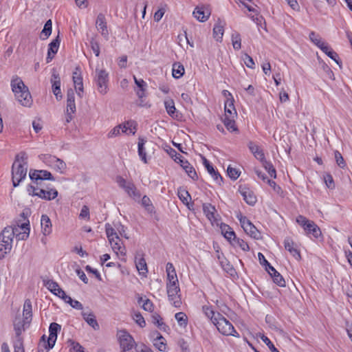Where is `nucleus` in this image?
Returning <instances> with one entry per match:
<instances>
[{
	"label": "nucleus",
	"mask_w": 352,
	"mask_h": 352,
	"mask_svg": "<svg viewBox=\"0 0 352 352\" xmlns=\"http://www.w3.org/2000/svg\"><path fill=\"white\" fill-rule=\"evenodd\" d=\"M27 155L21 152L17 154L12 166V181L14 187L19 185L20 182L26 177L28 170Z\"/></svg>",
	"instance_id": "nucleus-1"
},
{
	"label": "nucleus",
	"mask_w": 352,
	"mask_h": 352,
	"mask_svg": "<svg viewBox=\"0 0 352 352\" xmlns=\"http://www.w3.org/2000/svg\"><path fill=\"white\" fill-rule=\"evenodd\" d=\"M126 192L133 199H139L140 197V192L137 190L135 186L132 182H129L127 186L124 188Z\"/></svg>",
	"instance_id": "nucleus-43"
},
{
	"label": "nucleus",
	"mask_w": 352,
	"mask_h": 352,
	"mask_svg": "<svg viewBox=\"0 0 352 352\" xmlns=\"http://www.w3.org/2000/svg\"><path fill=\"white\" fill-rule=\"evenodd\" d=\"M263 166L265 168V169L268 172L269 175L273 177H276V170L272 164L270 162L267 161L266 160H264V161L261 162Z\"/></svg>",
	"instance_id": "nucleus-51"
},
{
	"label": "nucleus",
	"mask_w": 352,
	"mask_h": 352,
	"mask_svg": "<svg viewBox=\"0 0 352 352\" xmlns=\"http://www.w3.org/2000/svg\"><path fill=\"white\" fill-rule=\"evenodd\" d=\"M43 159L45 162H48L50 163V166H52L60 173H63V171L66 168V164L62 160L56 157V156L44 155Z\"/></svg>",
	"instance_id": "nucleus-12"
},
{
	"label": "nucleus",
	"mask_w": 352,
	"mask_h": 352,
	"mask_svg": "<svg viewBox=\"0 0 352 352\" xmlns=\"http://www.w3.org/2000/svg\"><path fill=\"white\" fill-rule=\"evenodd\" d=\"M236 111L234 105V99L228 98L225 102V115L224 117H236Z\"/></svg>",
	"instance_id": "nucleus-30"
},
{
	"label": "nucleus",
	"mask_w": 352,
	"mask_h": 352,
	"mask_svg": "<svg viewBox=\"0 0 352 352\" xmlns=\"http://www.w3.org/2000/svg\"><path fill=\"white\" fill-rule=\"evenodd\" d=\"M175 318L177 320L178 324L181 327H186L188 324V317L184 312H178L175 314Z\"/></svg>",
	"instance_id": "nucleus-52"
},
{
	"label": "nucleus",
	"mask_w": 352,
	"mask_h": 352,
	"mask_svg": "<svg viewBox=\"0 0 352 352\" xmlns=\"http://www.w3.org/2000/svg\"><path fill=\"white\" fill-rule=\"evenodd\" d=\"M105 232L108 238L109 241H113L114 239H116V241H118V237L119 236L117 232L115 231L114 228L109 223L105 224Z\"/></svg>",
	"instance_id": "nucleus-49"
},
{
	"label": "nucleus",
	"mask_w": 352,
	"mask_h": 352,
	"mask_svg": "<svg viewBox=\"0 0 352 352\" xmlns=\"http://www.w3.org/2000/svg\"><path fill=\"white\" fill-rule=\"evenodd\" d=\"M41 231L44 236L51 234L52 224L50 217L47 214H43L41 218Z\"/></svg>",
	"instance_id": "nucleus-23"
},
{
	"label": "nucleus",
	"mask_w": 352,
	"mask_h": 352,
	"mask_svg": "<svg viewBox=\"0 0 352 352\" xmlns=\"http://www.w3.org/2000/svg\"><path fill=\"white\" fill-rule=\"evenodd\" d=\"M192 14L199 21L204 22L208 19L210 15V11L208 8H205L203 6H197L195 8Z\"/></svg>",
	"instance_id": "nucleus-14"
},
{
	"label": "nucleus",
	"mask_w": 352,
	"mask_h": 352,
	"mask_svg": "<svg viewBox=\"0 0 352 352\" xmlns=\"http://www.w3.org/2000/svg\"><path fill=\"white\" fill-rule=\"evenodd\" d=\"M60 43V39L59 38V36L58 35L56 37V38H54L48 45L47 56L46 58L47 63H50L54 57V55L57 53L59 48Z\"/></svg>",
	"instance_id": "nucleus-16"
},
{
	"label": "nucleus",
	"mask_w": 352,
	"mask_h": 352,
	"mask_svg": "<svg viewBox=\"0 0 352 352\" xmlns=\"http://www.w3.org/2000/svg\"><path fill=\"white\" fill-rule=\"evenodd\" d=\"M184 74V67L183 65L179 63H175L173 65L172 74L173 78L178 79L181 78Z\"/></svg>",
	"instance_id": "nucleus-40"
},
{
	"label": "nucleus",
	"mask_w": 352,
	"mask_h": 352,
	"mask_svg": "<svg viewBox=\"0 0 352 352\" xmlns=\"http://www.w3.org/2000/svg\"><path fill=\"white\" fill-rule=\"evenodd\" d=\"M37 197L45 199V200H52L54 199L58 196V191L52 188L50 190H46L42 188L39 189L38 194H36Z\"/></svg>",
	"instance_id": "nucleus-25"
},
{
	"label": "nucleus",
	"mask_w": 352,
	"mask_h": 352,
	"mask_svg": "<svg viewBox=\"0 0 352 352\" xmlns=\"http://www.w3.org/2000/svg\"><path fill=\"white\" fill-rule=\"evenodd\" d=\"M203 211L210 221H216L215 217L216 208L209 203L203 204Z\"/></svg>",
	"instance_id": "nucleus-31"
},
{
	"label": "nucleus",
	"mask_w": 352,
	"mask_h": 352,
	"mask_svg": "<svg viewBox=\"0 0 352 352\" xmlns=\"http://www.w3.org/2000/svg\"><path fill=\"white\" fill-rule=\"evenodd\" d=\"M221 232L223 234L224 237L230 242H232V239L234 241L236 238L234 232L228 225L221 226Z\"/></svg>",
	"instance_id": "nucleus-41"
},
{
	"label": "nucleus",
	"mask_w": 352,
	"mask_h": 352,
	"mask_svg": "<svg viewBox=\"0 0 352 352\" xmlns=\"http://www.w3.org/2000/svg\"><path fill=\"white\" fill-rule=\"evenodd\" d=\"M231 38L233 48L235 50H240L241 47V38L240 34L236 31L232 32Z\"/></svg>",
	"instance_id": "nucleus-50"
},
{
	"label": "nucleus",
	"mask_w": 352,
	"mask_h": 352,
	"mask_svg": "<svg viewBox=\"0 0 352 352\" xmlns=\"http://www.w3.org/2000/svg\"><path fill=\"white\" fill-rule=\"evenodd\" d=\"M320 50L324 52L330 58H331L332 60H333L336 63H339L338 62V59H339V57H338V54L334 52L331 47L330 46L328 45V44H324V45H323Z\"/></svg>",
	"instance_id": "nucleus-36"
},
{
	"label": "nucleus",
	"mask_w": 352,
	"mask_h": 352,
	"mask_svg": "<svg viewBox=\"0 0 352 352\" xmlns=\"http://www.w3.org/2000/svg\"><path fill=\"white\" fill-rule=\"evenodd\" d=\"M202 311L204 315L213 323L214 322V318H217V314L212 307L209 305H204L202 307Z\"/></svg>",
	"instance_id": "nucleus-48"
},
{
	"label": "nucleus",
	"mask_w": 352,
	"mask_h": 352,
	"mask_svg": "<svg viewBox=\"0 0 352 352\" xmlns=\"http://www.w3.org/2000/svg\"><path fill=\"white\" fill-rule=\"evenodd\" d=\"M32 306L30 299H26L23 305V314L24 316V322H29L32 316Z\"/></svg>",
	"instance_id": "nucleus-32"
},
{
	"label": "nucleus",
	"mask_w": 352,
	"mask_h": 352,
	"mask_svg": "<svg viewBox=\"0 0 352 352\" xmlns=\"http://www.w3.org/2000/svg\"><path fill=\"white\" fill-rule=\"evenodd\" d=\"M68 342H70L72 346V348L70 350L71 352H85L84 348L78 342H74L72 340H69Z\"/></svg>",
	"instance_id": "nucleus-64"
},
{
	"label": "nucleus",
	"mask_w": 352,
	"mask_h": 352,
	"mask_svg": "<svg viewBox=\"0 0 352 352\" xmlns=\"http://www.w3.org/2000/svg\"><path fill=\"white\" fill-rule=\"evenodd\" d=\"M239 192L243 197L244 201L250 206H254L256 202V197L254 192L247 188H242L240 187Z\"/></svg>",
	"instance_id": "nucleus-21"
},
{
	"label": "nucleus",
	"mask_w": 352,
	"mask_h": 352,
	"mask_svg": "<svg viewBox=\"0 0 352 352\" xmlns=\"http://www.w3.org/2000/svg\"><path fill=\"white\" fill-rule=\"evenodd\" d=\"M166 340L164 337L157 333V336L155 339L154 345L156 348H157L160 351H166Z\"/></svg>",
	"instance_id": "nucleus-46"
},
{
	"label": "nucleus",
	"mask_w": 352,
	"mask_h": 352,
	"mask_svg": "<svg viewBox=\"0 0 352 352\" xmlns=\"http://www.w3.org/2000/svg\"><path fill=\"white\" fill-rule=\"evenodd\" d=\"M248 148L257 160L261 162L265 160L263 150L260 149L259 146L255 144L253 142H250L248 143Z\"/></svg>",
	"instance_id": "nucleus-29"
},
{
	"label": "nucleus",
	"mask_w": 352,
	"mask_h": 352,
	"mask_svg": "<svg viewBox=\"0 0 352 352\" xmlns=\"http://www.w3.org/2000/svg\"><path fill=\"white\" fill-rule=\"evenodd\" d=\"M72 78L75 90L78 96L80 98H82L84 88L81 70L79 67H76L75 71L73 72Z\"/></svg>",
	"instance_id": "nucleus-11"
},
{
	"label": "nucleus",
	"mask_w": 352,
	"mask_h": 352,
	"mask_svg": "<svg viewBox=\"0 0 352 352\" xmlns=\"http://www.w3.org/2000/svg\"><path fill=\"white\" fill-rule=\"evenodd\" d=\"M267 273L270 275V276L272 278L273 281L274 283H276L277 285L280 287H285V280L282 276V275L276 270V269L272 266L269 265V267H266L265 270Z\"/></svg>",
	"instance_id": "nucleus-15"
},
{
	"label": "nucleus",
	"mask_w": 352,
	"mask_h": 352,
	"mask_svg": "<svg viewBox=\"0 0 352 352\" xmlns=\"http://www.w3.org/2000/svg\"><path fill=\"white\" fill-rule=\"evenodd\" d=\"M12 228L14 231H16L14 236L17 240H26L28 238L30 230L29 221L21 223H16V226L12 227Z\"/></svg>",
	"instance_id": "nucleus-8"
},
{
	"label": "nucleus",
	"mask_w": 352,
	"mask_h": 352,
	"mask_svg": "<svg viewBox=\"0 0 352 352\" xmlns=\"http://www.w3.org/2000/svg\"><path fill=\"white\" fill-rule=\"evenodd\" d=\"M334 157L338 166L341 168H344L346 164L342 154L338 151H336L334 152Z\"/></svg>",
	"instance_id": "nucleus-58"
},
{
	"label": "nucleus",
	"mask_w": 352,
	"mask_h": 352,
	"mask_svg": "<svg viewBox=\"0 0 352 352\" xmlns=\"http://www.w3.org/2000/svg\"><path fill=\"white\" fill-rule=\"evenodd\" d=\"M235 117H224L223 122L226 129L231 131H238V129L235 124Z\"/></svg>",
	"instance_id": "nucleus-44"
},
{
	"label": "nucleus",
	"mask_w": 352,
	"mask_h": 352,
	"mask_svg": "<svg viewBox=\"0 0 352 352\" xmlns=\"http://www.w3.org/2000/svg\"><path fill=\"white\" fill-rule=\"evenodd\" d=\"M52 22L51 19L46 21L44 25L43 29L41 32L40 38L42 40L47 39L52 34Z\"/></svg>",
	"instance_id": "nucleus-39"
},
{
	"label": "nucleus",
	"mask_w": 352,
	"mask_h": 352,
	"mask_svg": "<svg viewBox=\"0 0 352 352\" xmlns=\"http://www.w3.org/2000/svg\"><path fill=\"white\" fill-rule=\"evenodd\" d=\"M177 163L180 164V166L183 168V169L191 179L195 181L198 179V176L195 168L186 160L182 157L181 160H179V161H178Z\"/></svg>",
	"instance_id": "nucleus-18"
},
{
	"label": "nucleus",
	"mask_w": 352,
	"mask_h": 352,
	"mask_svg": "<svg viewBox=\"0 0 352 352\" xmlns=\"http://www.w3.org/2000/svg\"><path fill=\"white\" fill-rule=\"evenodd\" d=\"M76 112L75 93L72 89H69L67 93V116L66 122L69 123L73 118L72 114Z\"/></svg>",
	"instance_id": "nucleus-9"
},
{
	"label": "nucleus",
	"mask_w": 352,
	"mask_h": 352,
	"mask_svg": "<svg viewBox=\"0 0 352 352\" xmlns=\"http://www.w3.org/2000/svg\"><path fill=\"white\" fill-rule=\"evenodd\" d=\"M217 258L219 261L220 265L226 272H227L232 276L236 274V271L234 268L230 264V263L223 256V254H221V255L218 254Z\"/></svg>",
	"instance_id": "nucleus-20"
},
{
	"label": "nucleus",
	"mask_w": 352,
	"mask_h": 352,
	"mask_svg": "<svg viewBox=\"0 0 352 352\" xmlns=\"http://www.w3.org/2000/svg\"><path fill=\"white\" fill-rule=\"evenodd\" d=\"M261 340L265 342V344L268 346L270 350L272 352H279L278 350L274 346L271 340L265 335H262L261 336Z\"/></svg>",
	"instance_id": "nucleus-61"
},
{
	"label": "nucleus",
	"mask_w": 352,
	"mask_h": 352,
	"mask_svg": "<svg viewBox=\"0 0 352 352\" xmlns=\"http://www.w3.org/2000/svg\"><path fill=\"white\" fill-rule=\"evenodd\" d=\"M167 294L169 301L175 307H180L182 305V300L179 292L180 288L179 286H175L174 285L166 286Z\"/></svg>",
	"instance_id": "nucleus-10"
},
{
	"label": "nucleus",
	"mask_w": 352,
	"mask_h": 352,
	"mask_svg": "<svg viewBox=\"0 0 352 352\" xmlns=\"http://www.w3.org/2000/svg\"><path fill=\"white\" fill-rule=\"evenodd\" d=\"M309 39L311 40V41L312 43H314L317 47H318L320 49L324 45V44H326V43H324L321 37L318 34H316L315 32L312 31L309 33Z\"/></svg>",
	"instance_id": "nucleus-47"
},
{
	"label": "nucleus",
	"mask_w": 352,
	"mask_h": 352,
	"mask_svg": "<svg viewBox=\"0 0 352 352\" xmlns=\"http://www.w3.org/2000/svg\"><path fill=\"white\" fill-rule=\"evenodd\" d=\"M214 320L213 324L216 326L219 333L224 336L239 338V333L235 330L234 326L222 314L217 313V318H214Z\"/></svg>",
	"instance_id": "nucleus-4"
},
{
	"label": "nucleus",
	"mask_w": 352,
	"mask_h": 352,
	"mask_svg": "<svg viewBox=\"0 0 352 352\" xmlns=\"http://www.w3.org/2000/svg\"><path fill=\"white\" fill-rule=\"evenodd\" d=\"M116 240V239H114L113 241H109L113 250L117 254H120L121 256H124L126 255V251L125 247L123 245V243L121 241V239L119 236L118 237V241Z\"/></svg>",
	"instance_id": "nucleus-27"
},
{
	"label": "nucleus",
	"mask_w": 352,
	"mask_h": 352,
	"mask_svg": "<svg viewBox=\"0 0 352 352\" xmlns=\"http://www.w3.org/2000/svg\"><path fill=\"white\" fill-rule=\"evenodd\" d=\"M162 317L157 313L152 315V322L160 329L164 330L166 325L162 321Z\"/></svg>",
	"instance_id": "nucleus-53"
},
{
	"label": "nucleus",
	"mask_w": 352,
	"mask_h": 352,
	"mask_svg": "<svg viewBox=\"0 0 352 352\" xmlns=\"http://www.w3.org/2000/svg\"><path fill=\"white\" fill-rule=\"evenodd\" d=\"M14 329L15 331V334L16 337H19L22 332L24 331V324L23 322L19 320L18 322L15 321L14 322Z\"/></svg>",
	"instance_id": "nucleus-59"
},
{
	"label": "nucleus",
	"mask_w": 352,
	"mask_h": 352,
	"mask_svg": "<svg viewBox=\"0 0 352 352\" xmlns=\"http://www.w3.org/2000/svg\"><path fill=\"white\" fill-rule=\"evenodd\" d=\"M117 337L122 352H131L135 345L133 338L125 330H119L117 332Z\"/></svg>",
	"instance_id": "nucleus-5"
},
{
	"label": "nucleus",
	"mask_w": 352,
	"mask_h": 352,
	"mask_svg": "<svg viewBox=\"0 0 352 352\" xmlns=\"http://www.w3.org/2000/svg\"><path fill=\"white\" fill-rule=\"evenodd\" d=\"M90 47L93 50L94 53L95 54L96 56H99L100 52V44L96 37H91V38L90 39Z\"/></svg>",
	"instance_id": "nucleus-55"
},
{
	"label": "nucleus",
	"mask_w": 352,
	"mask_h": 352,
	"mask_svg": "<svg viewBox=\"0 0 352 352\" xmlns=\"http://www.w3.org/2000/svg\"><path fill=\"white\" fill-rule=\"evenodd\" d=\"M138 303L143 302L142 304V308L148 311L152 312L153 310V304L149 299H145L143 300L142 297H140L138 298Z\"/></svg>",
	"instance_id": "nucleus-56"
},
{
	"label": "nucleus",
	"mask_w": 352,
	"mask_h": 352,
	"mask_svg": "<svg viewBox=\"0 0 352 352\" xmlns=\"http://www.w3.org/2000/svg\"><path fill=\"white\" fill-rule=\"evenodd\" d=\"M177 195L182 203L186 205L189 209H191L188 202L189 200H191V196L188 191L179 187L177 190Z\"/></svg>",
	"instance_id": "nucleus-34"
},
{
	"label": "nucleus",
	"mask_w": 352,
	"mask_h": 352,
	"mask_svg": "<svg viewBox=\"0 0 352 352\" xmlns=\"http://www.w3.org/2000/svg\"><path fill=\"white\" fill-rule=\"evenodd\" d=\"M96 25L98 30L107 40L109 38V31L107 30L106 19L103 14L100 13L98 15Z\"/></svg>",
	"instance_id": "nucleus-13"
},
{
	"label": "nucleus",
	"mask_w": 352,
	"mask_h": 352,
	"mask_svg": "<svg viewBox=\"0 0 352 352\" xmlns=\"http://www.w3.org/2000/svg\"><path fill=\"white\" fill-rule=\"evenodd\" d=\"M243 230L248 234L255 239H259L261 238L260 232L252 223H251L250 225H246V227Z\"/></svg>",
	"instance_id": "nucleus-37"
},
{
	"label": "nucleus",
	"mask_w": 352,
	"mask_h": 352,
	"mask_svg": "<svg viewBox=\"0 0 352 352\" xmlns=\"http://www.w3.org/2000/svg\"><path fill=\"white\" fill-rule=\"evenodd\" d=\"M82 316L87 324L92 327L95 330L99 329V324L96 319L94 314L92 312H82Z\"/></svg>",
	"instance_id": "nucleus-33"
},
{
	"label": "nucleus",
	"mask_w": 352,
	"mask_h": 352,
	"mask_svg": "<svg viewBox=\"0 0 352 352\" xmlns=\"http://www.w3.org/2000/svg\"><path fill=\"white\" fill-rule=\"evenodd\" d=\"M285 248L297 260L300 258V254L294 242L290 238H286L284 241Z\"/></svg>",
	"instance_id": "nucleus-22"
},
{
	"label": "nucleus",
	"mask_w": 352,
	"mask_h": 352,
	"mask_svg": "<svg viewBox=\"0 0 352 352\" xmlns=\"http://www.w3.org/2000/svg\"><path fill=\"white\" fill-rule=\"evenodd\" d=\"M66 303L70 305V306L74 309L81 310L83 309V306L80 302L76 300H73L70 296H67L66 294L62 296V298Z\"/></svg>",
	"instance_id": "nucleus-42"
},
{
	"label": "nucleus",
	"mask_w": 352,
	"mask_h": 352,
	"mask_svg": "<svg viewBox=\"0 0 352 352\" xmlns=\"http://www.w3.org/2000/svg\"><path fill=\"white\" fill-rule=\"evenodd\" d=\"M227 173H228V175L232 179H234V180L236 179L240 175V173L239 172V170L235 168L231 167L230 166H229L228 167Z\"/></svg>",
	"instance_id": "nucleus-62"
},
{
	"label": "nucleus",
	"mask_w": 352,
	"mask_h": 352,
	"mask_svg": "<svg viewBox=\"0 0 352 352\" xmlns=\"http://www.w3.org/2000/svg\"><path fill=\"white\" fill-rule=\"evenodd\" d=\"M61 326L56 322H52L49 327V332L51 335H58V333L60 331Z\"/></svg>",
	"instance_id": "nucleus-63"
},
{
	"label": "nucleus",
	"mask_w": 352,
	"mask_h": 352,
	"mask_svg": "<svg viewBox=\"0 0 352 352\" xmlns=\"http://www.w3.org/2000/svg\"><path fill=\"white\" fill-rule=\"evenodd\" d=\"M146 140L143 138H139L138 139V155L141 160L145 163H147L146 153L144 148V144Z\"/></svg>",
	"instance_id": "nucleus-35"
},
{
	"label": "nucleus",
	"mask_w": 352,
	"mask_h": 352,
	"mask_svg": "<svg viewBox=\"0 0 352 352\" xmlns=\"http://www.w3.org/2000/svg\"><path fill=\"white\" fill-rule=\"evenodd\" d=\"M51 81L52 83V91L56 96V99H58V98H61L62 94L60 91V80L58 74H53L52 76Z\"/></svg>",
	"instance_id": "nucleus-26"
},
{
	"label": "nucleus",
	"mask_w": 352,
	"mask_h": 352,
	"mask_svg": "<svg viewBox=\"0 0 352 352\" xmlns=\"http://www.w3.org/2000/svg\"><path fill=\"white\" fill-rule=\"evenodd\" d=\"M29 176L30 179L35 183L36 185L38 184V181L50 180L54 181L55 178L52 173L45 170H30Z\"/></svg>",
	"instance_id": "nucleus-7"
},
{
	"label": "nucleus",
	"mask_w": 352,
	"mask_h": 352,
	"mask_svg": "<svg viewBox=\"0 0 352 352\" xmlns=\"http://www.w3.org/2000/svg\"><path fill=\"white\" fill-rule=\"evenodd\" d=\"M44 285L54 295L62 298L65 292L59 287L58 284L53 280H44Z\"/></svg>",
	"instance_id": "nucleus-17"
},
{
	"label": "nucleus",
	"mask_w": 352,
	"mask_h": 352,
	"mask_svg": "<svg viewBox=\"0 0 352 352\" xmlns=\"http://www.w3.org/2000/svg\"><path fill=\"white\" fill-rule=\"evenodd\" d=\"M15 232L12 226H7L0 233V259L11 251Z\"/></svg>",
	"instance_id": "nucleus-3"
},
{
	"label": "nucleus",
	"mask_w": 352,
	"mask_h": 352,
	"mask_svg": "<svg viewBox=\"0 0 352 352\" xmlns=\"http://www.w3.org/2000/svg\"><path fill=\"white\" fill-rule=\"evenodd\" d=\"M164 106L168 114L172 118H175L177 116L176 114V108L175 107V102L173 100L168 99L164 101Z\"/></svg>",
	"instance_id": "nucleus-45"
},
{
	"label": "nucleus",
	"mask_w": 352,
	"mask_h": 352,
	"mask_svg": "<svg viewBox=\"0 0 352 352\" xmlns=\"http://www.w3.org/2000/svg\"><path fill=\"white\" fill-rule=\"evenodd\" d=\"M133 318L140 327H144L146 326L145 320L140 312L135 313Z\"/></svg>",
	"instance_id": "nucleus-60"
},
{
	"label": "nucleus",
	"mask_w": 352,
	"mask_h": 352,
	"mask_svg": "<svg viewBox=\"0 0 352 352\" xmlns=\"http://www.w3.org/2000/svg\"><path fill=\"white\" fill-rule=\"evenodd\" d=\"M304 230L307 234H312L316 239L321 235L320 228L313 221H310Z\"/></svg>",
	"instance_id": "nucleus-28"
},
{
	"label": "nucleus",
	"mask_w": 352,
	"mask_h": 352,
	"mask_svg": "<svg viewBox=\"0 0 352 352\" xmlns=\"http://www.w3.org/2000/svg\"><path fill=\"white\" fill-rule=\"evenodd\" d=\"M204 160V165L207 169L209 174L212 177L214 180L219 184H221V183L223 182V177L221 176V175L214 170L212 165L210 164V162L206 158L203 157Z\"/></svg>",
	"instance_id": "nucleus-19"
},
{
	"label": "nucleus",
	"mask_w": 352,
	"mask_h": 352,
	"mask_svg": "<svg viewBox=\"0 0 352 352\" xmlns=\"http://www.w3.org/2000/svg\"><path fill=\"white\" fill-rule=\"evenodd\" d=\"M135 265L140 274L146 277L148 273L147 265L144 258H140L138 261L135 262Z\"/></svg>",
	"instance_id": "nucleus-38"
},
{
	"label": "nucleus",
	"mask_w": 352,
	"mask_h": 352,
	"mask_svg": "<svg viewBox=\"0 0 352 352\" xmlns=\"http://www.w3.org/2000/svg\"><path fill=\"white\" fill-rule=\"evenodd\" d=\"M166 271L167 273V279H174L176 280V278H177L175 269L171 263H168L166 264Z\"/></svg>",
	"instance_id": "nucleus-54"
},
{
	"label": "nucleus",
	"mask_w": 352,
	"mask_h": 352,
	"mask_svg": "<svg viewBox=\"0 0 352 352\" xmlns=\"http://www.w3.org/2000/svg\"><path fill=\"white\" fill-rule=\"evenodd\" d=\"M135 127L134 125V122L133 121H127L126 122L122 124V132L126 133L129 131L130 133L135 134Z\"/></svg>",
	"instance_id": "nucleus-57"
},
{
	"label": "nucleus",
	"mask_w": 352,
	"mask_h": 352,
	"mask_svg": "<svg viewBox=\"0 0 352 352\" xmlns=\"http://www.w3.org/2000/svg\"><path fill=\"white\" fill-rule=\"evenodd\" d=\"M94 80L99 93L104 95L108 91L109 74L104 69H96Z\"/></svg>",
	"instance_id": "nucleus-6"
},
{
	"label": "nucleus",
	"mask_w": 352,
	"mask_h": 352,
	"mask_svg": "<svg viewBox=\"0 0 352 352\" xmlns=\"http://www.w3.org/2000/svg\"><path fill=\"white\" fill-rule=\"evenodd\" d=\"M12 90L17 101L24 107H30L32 99L28 88L24 85L22 80L16 77L11 81Z\"/></svg>",
	"instance_id": "nucleus-2"
},
{
	"label": "nucleus",
	"mask_w": 352,
	"mask_h": 352,
	"mask_svg": "<svg viewBox=\"0 0 352 352\" xmlns=\"http://www.w3.org/2000/svg\"><path fill=\"white\" fill-rule=\"evenodd\" d=\"M225 22L218 19L213 28V36L217 41L221 42L224 33Z\"/></svg>",
	"instance_id": "nucleus-24"
}]
</instances>
